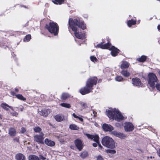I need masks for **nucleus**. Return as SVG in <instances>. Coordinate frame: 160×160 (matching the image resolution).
Segmentation results:
<instances>
[{"mask_svg":"<svg viewBox=\"0 0 160 160\" xmlns=\"http://www.w3.org/2000/svg\"><path fill=\"white\" fill-rule=\"evenodd\" d=\"M68 25V29H71L74 32V35L77 38L83 39L85 38L84 33L81 32H79L77 27H78L82 30L86 29V24L83 21L79 18L73 19L70 18L69 19Z\"/></svg>","mask_w":160,"mask_h":160,"instance_id":"obj_1","label":"nucleus"},{"mask_svg":"<svg viewBox=\"0 0 160 160\" xmlns=\"http://www.w3.org/2000/svg\"><path fill=\"white\" fill-rule=\"evenodd\" d=\"M98 80V78L95 76L89 78L87 80L85 86L79 90V92L82 95H85L92 92L94 86L97 84Z\"/></svg>","mask_w":160,"mask_h":160,"instance_id":"obj_2","label":"nucleus"},{"mask_svg":"<svg viewBox=\"0 0 160 160\" xmlns=\"http://www.w3.org/2000/svg\"><path fill=\"white\" fill-rule=\"evenodd\" d=\"M106 112L107 115L111 120L120 122L125 119L121 112L116 108L108 110Z\"/></svg>","mask_w":160,"mask_h":160,"instance_id":"obj_3","label":"nucleus"},{"mask_svg":"<svg viewBox=\"0 0 160 160\" xmlns=\"http://www.w3.org/2000/svg\"><path fill=\"white\" fill-rule=\"evenodd\" d=\"M45 28L52 34L54 35H57L59 32V27L56 22H50L48 24H46Z\"/></svg>","mask_w":160,"mask_h":160,"instance_id":"obj_4","label":"nucleus"},{"mask_svg":"<svg viewBox=\"0 0 160 160\" xmlns=\"http://www.w3.org/2000/svg\"><path fill=\"white\" fill-rule=\"evenodd\" d=\"M102 143L103 145L109 148L113 149L115 147L114 140L108 136H105L102 139Z\"/></svg>","mask_w":160,"mask_h":160,"instance_id":"obj_5","label":"nucleus"},{"mask_svg":"<svg viewBox=\"0 0 160 160\" xmlns=\"http://www.w3.org/2000/svg\"><path fill=\"white\" fill-rule=\"evenodd\" d=\"M147 78L148 83L151 88L154 89L155 88V83H158V81L156 74L153 72L149 73Z\"/></svg>","mask_w":160,"mask_h":160,"instance_id":"obj_6","label":"nucleus"},{"mask_svg":"<svg viewBox=\"0 0 160 160\" xmlns=\"http://www.w3.org/2000/svg\"><path fill=\"white\" fill-rule=\"evenodd\" d=\"M44 134L41 132L40 135H36L34 136V141L38 142L39 143L43 144Z\"/></svg>","mask_w":160,"mask_h":160,"instance_id":"obj_7","label":"nucleus"},{"mask_svg":"<svg viewBox=\"0 0 160 160\" xmlns=\"http://www.w3.org/2000/svg\"><path fill=\"white\" fill-rule=\"evenodd\" d=\"M132 82L133 85L138 87H142L143 83L141 82L140 79L138 78H134L132 79Z\"/></svg>","mask_w":160,"mask_h":160,"instance_id":"obj_8","label":"nucleus"},{"mask_svg":"<svg viewBox=\"0 0 160 160\" xmlns=\"http://www.w3.org/2000/svg\"><path fill=\"white\" fill-rule=\"evenodd\" d=\"M124 128L126 132H131L134 130V127L131 122H126L125 123Z\"/></svg>","mask_w":160,"mask_h":160,"instance_id":"obj_9","label":"nucleus"},{"mask_svg":"<svg viewBox=\"0 0 160 160\" xmlns=\"http://www.w3.org/2000/svg\"><path fill=\"white\" fill-rule=\"evenodd\" d=\"M75 145L78 150H82L84 146L83 141L79 139H77L74 141Z\"/></svg>","mask_w":160,"mask_h":160,"instance_id":"obj_10","label":"nucleus"},{"mask_svg":"<svg viewBox=\"0 0 160 160\" xmlns=\"http://www.w3.org/2000/svg\"><path fill=\"white\" fill-rule=\"evenodd\" d=\"M108 42L105 44H97L96 46V47L97 48H100L102 49H106L109 50L110 48L112 46L111 45V44L109 41V40H108Z\"/></svg>","mask_w":160,"mask_h":160,"instance_id":"obj_11","label":"nucleus"},{"mask_svg":"<svg viewBox=\"0 0 160 160\" xmlns=\"http://www.w3.org/2000/svg\"><path fill=\"white\" fill-rule=\"evenodd\" d=\"M86 136L89 139L93 140L96 142L98 143L99 141V137L97 134L91 135L87 133Z\"/></svg>","mask_w":160,"mask_h":160,"instance_id":"obj_12","label":"nucleus"},{"mask_svg":"<svg viewBox=\"0 0 160 160\" xmlns=\"http://www.w3.org/2000/svg\"><path fill=\"white\" fill-rule=\"evenodd\" d=\"M109 50L111 51V54L113 57L117 56L120 52V50L119 49L113 46H112Z\"/></svg>","mask_w":160,"mask_h":160,"instance_id":"obj_13","label":"nucleus"},{"mask_svg":"<svg viewBox=\"0 0 160 160\" xmlns=\"http://www.w3.org/2000/svg\"><path fill=\"white\" fill-rule=\"evenodd\" d=\"M103 130L106 131H111L113 130V128L111 125L106 124H104L102 125Z\"/></svg>","mask_w":160,"mask_h":160,"instance_id":"obj_14","label":"nucleus"},{"mask_svg":"<svg viewBox=\"0 0 160 160\" xmlns=\"http://www.w3.org/2000/svg\"><path fill=\"white\" fill-rule=\"evenodd\" d=\"M55 120L58 122H61L65 120L64 116L62 114H57L54 117Z\"/></svg>","mask_w":160,"mask_h":160,"instance_id":"obj_15","label":"nucleus"},{"mask_svg":"<svg viewBox=\"0 0 160 160\" xmlns=\"http://www.w3.org/2000/svg\"><path fill=\"white\" fill-rule=\"evenodd\" d=\"M44 142L47 145L50 147H53L55 144V143L53 141L48 138H46L44 140Z\"/></svg>","mask_w":160,"mask_h":160,"instance_id":"obj_16","label":"nucleus"},{"mask_svg":"<svg viewBox=\"0 0 160 160\" xmlns=\"http://www.w3.org/2000/svg\"><path fill=\"white\" fill-rule=\"evenodd\" d=\"M8 134L12 137L15 136L16 135V129L14 128H10L8 131Z\"/></svg>","mask_w":160,"mask_h":160,"instance_id":"obj_17","label":"nucleus"},{"mask_svg":"<svg viewBox=\"0 0 160 160\" xmlns=\"http://www.w3.org/2000/svg\"><path fill=\"white\" fill-rule=\"evenodd\" d=\"M130 65V64L129 62L126 61H123L121 64L120 68L122 69L128 68Z\"/></svg>","mask_w":160,"mask_h":160,"instance_id":"obj_18","label":"nucleus"},{"mask_svg":"<svg viewBox=\"0 0 160 160\" xmlns=\"http://www.w3.org/2000/svg\"><path fill=\"white\" fill-rule=\"evenodd\" d=\"M113 134L115 136L120 138L121 139H124L125 138L126 136L123 133L118 132L117 131H114L113 132Z\"/></svg>","mask_w":160,"mask_h":160,"instance_id":"obj_19","label":"nucleus"},{"mask_svg":"<svg viewBox=\"0 0 160 160\" xmlns=\"http://www.w3.org/2000/svg\"><path fill=\"white\" fill-rule=\"evenodd\" d=\"M127 24L129 27H131L132 25H135L137 23V20L132 19L127 22Z\"/></svg>","mask_w":160,"mask_h":160,"instance_id":"obj_20","label":"nucleus"},{"mask_svg":"<svg viewBox=\"0 0 160 160\" xmlns=\"http://www.w3.org/2000/svg\"><path fill=\"white\" fill-rule=\"evenodd\" d=\"M1 107L2 108L6 111H8L9 110L8 108L13 110L12 107L11 106L8 105L6 103H3L1 104Z\"/></svg>","mask_w":160,"mask_h":160,"instance_id":"obj_21","label":"nucleus"},{"mask_svg":"<svg viewBox=\"0 0 160 160\" xmlns=\"http://www.w3.org/2000/svg\"><path fill=\"white\" fill-rule=\"evenodd\" d=\"M16 158L17 160H25L24 156L21 153L17 154L16 156Z\"/></svg>","mask_w":160,"mask_h":160,"instance_id":"obj_22","label":"nucleus"},{"mask_svg":"<svg viewBox=\"0 0 160 160\" xmlns=\"http://www.w3.org/2000/svg\"><path fill=\"white\" fill-rule=\"evenodd\" d=\"M52 2L55 4L61 5L64 2V0H52Z\"/></svg>","mask_w":160,"mask_h":160,"instance_id":"obj_23","label":"nucleus"},{"mask_svg":"<svg viewBox=\"0 0 160 160\" xmlns=\"http://www.w3.org/2000/svg\"><path fill=\"white\" fill-rule=\"evenodd\" d=\"M121 73L122 75L125 77H128L130 75V73L126 70H122L121 72Z\"/></svg>","mask_w":160,"mask_h":160,"instance_id":"obj_24","label":"nucleus"},{"mask_svg":"<svg viewBox=\"0 0 160 160\" xmlns=\"http://www.w3.org/2000/svg\"><path fill=\"white\" fill-rule=\"evenodd\" d=\"M70 97V95L69 94L67 93H63L61 96V99L62 101L66 100L68 98Z\"/></svg>","mask_w":160,"mask_h":160,"instance_id":"obj_25","label":"nucleus"},{"mask_svg":"<svg viewBox=\"0 0 160 160\" xmlns=\"http://www.w3.org/2000/svg\"><path fill=\"white\" fill-rule=\"evenodd\" d=\"M147 58V57L145 55H142L141 57L137 59L139 62H143L145 61Z\"/></svg>","mask_w":160,"mask_h":160,"instance_id":"obj_26","label":"nucleus"},{"mask_svg":"<svg viewBox=\"0 0 160 160\" xmlns=\"http://www.w3.org/2000/svg\"><path fill=\"white\" fill-rule=\"evenodd\" d=\"M40 112V115L43 116L45 117H47L48 114V111L47 110H42Z\"/></svg>","mask_w":160,"mask_h":160,"instance_id":"obj_27","label":"nucleus"},{"mask_svg":"<svg viewBox=\"0 0 160 160\" xmlns=\"http://www.w3.org/2000/svg\"><path fill=\"white\" fill-rule=\"evenodd\" d=\"M16 97L19 99L23 101H25L26 100V98L24 97L22 94H18L15 95Z\"/></svg>","mask_w":160,"mask_h":160,"instance_id":"obj_28","label":"nucleus"},{"mask_svg":"<svg viewBox=\"0 0 160 160\" xmlns=\"http://www.w3.org/2000/svg\"><path fill=\"white\" fill-rule=\"evenodd\" d=\"M28 158L29 160H39V158L38 156L34 155H30Z\"/></svg>","mask_w":160,"mask_h":160,"instance_id":"obj_29","label":"nucleus"},{"mask_svg":"<svg viewBox=\"0 0 160 160\" xmlns=\"http://www.w3.org/2000/svg\"><path fill=\"white\" fill-rule=\"evenodd\" d=\"M69 128L73 130H78L79 129V127L75 124H71Z\"/></svg>","mask_w":160,"mask_h":160,"instance_id":"obj_30","label":"nucleus"},{"mask_svg":"<svg viewBox=\"0 0 160 160\" xmlns=\"http://www.w3.org/2000/svg\"><path fill=\"white\" fill-rule=\"evenodd\" d=\"M31 39V36L30 34L27 35L23 38V41L24 42H28Z\"/></svg>","mask_w":160,"mask_h":160,"instance_id":"obj_31","label":"nucleus"},{"mask_svg":"<svg viewBox=\"0 0 160 160\" xmlns=\"http://www.w3.org/2000/svg\"><path fill=\"white\" fill-rule=\"evenodd\" d=\"M33 130L36 133H41L42 129L39 126H37L33 128Z\"/></svg>","mask_w":160,"mask_h":160,"instance_id":"obj_32","label":"nucleus"},{"mask_svg":"<svg viewBox=\"0 0 160 160\" xmlns=\"http://www.w3.org/2000/svg\"><path fill=\"white\" fill-rule=\"evenodd\" d=\"M60 105L62 107L68 108H70L71 107V105L69 103H62L60 104Z\"/></svg>","mask_w":160,"mask_h":160,"instance_id":"obj_33","label":"nucleus"},{"mask_svg":"<svg viewBox=\"0 0 160 160\" xmlns=\"http://www.w3.org/2000/svg\"><path fill=\"white\" fill-rule=\"evenodd\" d=\"M115 80L117 81L121 82L123 81V78L121 76L117 75L115 77Z\"/></svg>","mask_w":160,"mask_h":160,"instance_id":"obj_34","label":"nucleus"},{"mask_svg":"<svg viewBox=\"0 0 160 160\" xmlns=\"http://www.w3.org/2000/svg\"><path fill=\"white\" fill-rule=\"evenodd\" d=\"M88 155V153L85 151H83L80 155L81 157L82 158H84L87 157Z\"/></svg>","mask_w":160,"mask_h":160,"instance_id":"obj_35","label":"nucleus"},{"mask_svg":"<svg viewBox=\"0 0 160 160\" xmlns=\"http://www.w3.org/2000/svg\"><path fill=\"white\" fill-rule=\"evenodd\" d=\"M90 58L91 60L94 62H96L98 61V59L94 56H91Z\"/></svg>","mask_w":160,"mask_h":160,"instance_id":"obj_36","label":"nucleus"},{"mask_svg":"<svg viewBox=\"0 0 160 160\" xmlns=\"http://www.w3.org/2000/svg\"><path fill=\"white\" fill-rule=\"evenodd\" d=\"M80 105L83 109L87 107V104L84 102L80 103Z\"/></svg>","mask_w":160,"mask_h":160,"instance_id":"obj_37","label":"nucleus"},{"mask_svg":"<svg viewBox=\"0 0 160 160\" xmlns=\"http://www.w3.org/2000/svg\"><path fill=\"white\" fill-rule=\"evenodd\" d=\"M156 88L160 92V83H158L155 85V88Z\"/></svg>","mask_w":160,"mask_h":160,"instance_id":"obj_38","label":"nucleus"},{"mask_svg":"<svg viewBox=\"0 0 160 160\" xmlns=\"http://www.w3.org/2000/svg\"><path fill=\"white\" fill-rule=\"evenodd\" d=\"M11 114L12 116H15L16 117H17L18 115V113L15 111L12 112H11Z\"/></svg>","mask_w":160,"mask_h":160,"instance_id":"obj_39","label":"nucleus"},{"mask_svg":"<svg viewBox=\"0 0 160 160\" xmlns=\"http://www.w3.org/2000/svg\"><path fill=\"white\" fill-rule=\"evenodd\" d=\"M19 137H16L14 138L13 139V140L14 142H19Z\"/></svg>","mask_w":160,"mask_h":160,"instance_id":"obj_40","label":"nucleus"},{"mask_svg":"<svg viewBox=\"0 0 160 160\" xmlns=\"http://www.w3.org/2000/svg\"><path fill=\"white\" fill-rule=\"evenodd\" d=\"M97 160H104L101 155H99L97 157Z\"/></svg>","mask_w":160,"mask_h":160,"instance_id":"obj_41","label":"nucleus"},{"mask_svg":"<svg viewBox=\"0 0 160 160\" xmlns=\"http://www.w3.org/2000/svg\"><path fill=\"white\" fill-rule=\"evenodd\" d=\"M26 130L25 128L22 127L21 130V132L22 133H24L26 132Z\"/></svg>","mask_w":160,"mask_h":160,"instance_id":"obj_42","label":"nucleus"},{"mask_svg":"<svg viewBox=\"0 0 160 160\" xmlns=\"http://www.w3.org/2000/svg\"><path fill=\"white\" fill-rule=\"evenodd\" d=\"M106 151L108 153L114 154L116 153V151Z\"/></svg>","mask_w":160,"mask_h":160,"instance_id":"obj_43","label":"nucleus"},{"mask_svg":"<svg viewBox=\"0 0 160 160\" xmlns=\"http://www.w3.org/2000/svg\"><path fill=\"white\" fill-rule=\"evenodd\" d=\"M40 158L41 159H42V160H45L46 158L44 157H43L42 155H39Z\"/></svg>","mask_w":160,"mask_h":160,"instance_id":"obj_44","label":"nucleus"},{"mask_svg":"<svg viewBox=\"0 0 160 160\" xmlns=\"http://www.w3.org/2000/svg\"><path fill=\"white\" fill-rule=\"evenodd\" d=\"M10 93L11 95H12L13 96H15V95H16L15 94V92L14 91H11V92H10Z\"/></svg>","mask_w":160,"mask_h":160,"instance_id":"obj_45","label":"nucleus"},{"mask_svg":"<svg viewBox=\"0 0 160 160\" xmlns=\"http://www.w3.org/2000/svg\"><path fill=\"white\" fill-rule=\"evenodd\" d=\"M99 143V142L98 143H97V142H96V143H93L92 144V145L94 147H96L97 146H98V144Z\"/></svg>","mask_w":160,"mask_h":160,"instance_id":"obj_46","label":"nucleus"},{"mask_svg":"<svg viewBox=\"0 0 160 160\" xmlns=\"http://www.w3.org/2000/svg\"><path fill=\"white\" fill-rule=\"evenodd\" d=\"M77 118L79 120H80L81 122H83V119L82 118H81L79 116H78Z\"/></svg>","mask_w":160,"mask_h":160,"instance_id":"obj_47","label":"nucleus"},{"mask_svg":"<svg viewBox=\"0 0 160 160\" xmlns=\"http://www.w3.org/2000/svg\"><path fill=\"white\" fill-rule=\"evenodd\" d=\"M105 42V40L103 39H102V42H101V43H99V44H103Z\"/></svg>","mask_w":160,"mask_h":160,"instance_id":"obj_48","label":"nucleus"},{"mask_svg":"<svg viewBox=\"0 0 160 160\" xmlns=\"http://www.w3.org/2000/svg\"><path fill=\"white\" fill-rule=\"evenodd\" d=\"M72 116L75 118H77L78 117V116L76 115L74 113H73Z\"/></svg>","mask_w":160,"mask_h":160,"instance_id":"obj_49","label":"nucleus"},{"mask_svg":"<svg viewBox=\"0 0 160 160\" xmlns=\"http://www.w3.org/2000/svg\"><path fill=\"white\" fill-rule=\"evenodd\" d=\"M157 28L158 30L160 32V25H159L158 26Z\"/></svg>","mask_w":160,"mask_h":160,"instance_id":"obj_50","label":"nucleus"},{"mask_svg":"<svg viewBox=\"0 0 160 160\" xmlns=\"http://www.w3.org/2000/svg\"><path fill=\"white\" fill-rule=\"evenodd\" d=\"M98 144V145L99 147H100V148H102V146H101V145L99 141V143Z\"/></svg>","mask_w":160,"mask_h":160,"instance_id":"obj_51","label":"nucleus"},{"mask_svg":"<svg viewBox=\"0 0 160 160\" xmlns=\"http://www.w3.org/2000/svg\"><path fill=\"white\" fill-rule=\"evenodd\" d=\"M15 92H18L19 91V90H18V89L17 88H15Z\"/></svg>","mask_w":160,"mask_h":160,"instance_id":"obj_52","label":"nucleus"},{"mask_svg":"<svg viewBox=\"0 0 160 160\" xmlns=\"http://www.w3.org/2000/svg\"><path fill=\"white\" fill-rule=\"evenodd\" d=\"M24 109V108L22 107V108H20V110L21 111H22Z\"/></svg>","mask_w":160,"mask_h":160,"instance_id":"obj_53","label":"nucleus"},{"mask_svg":"<svg viewBox=\"0 0 160 160\" xmlns=\"http://www.w3.org/2000/svg\"><path fill=\"white\" fill-rule=\"evenodd\" d=\"M158 156L160 157V151H159V152H158Z\"/></svg>","mask_w":160,"mask_h":160,"instance_id":"obj_54","label":"nucleus"},{"mask_svg":"<svg viewBox=\"0 0 160 160\" xmlns=\"http://www.w3.org/2000/svg\"><path fill=\"white\" fill-rule=\"evenodd\" d=\"M2 115L0 114V119H2Z\"/></svg>","mask_w":160,"mask_h":160,"instance_id":"obj_55","label":"nucleus"},{"mask_svg":"<svg viewBox=\"0 0 160 160\" xmlns=\"http://www.w3.org/2000/svg\"><path fill=\"white\" fill-rule=\"evenodd\" d=\"M119 124V123H116V126H117V125L118 124Z\"/></svg>","mask_w":160,"mask_h":160,"instance_id":"obj_56","label":"nucleus"},{"mask_svg":"<svg viewBox=\"0 0 160 160\" xmlns=\"http://www.w3.org/2000/svg\"><path fill=\"white\" fill-rule=\"evenodd\" d=\"M23 7L25 8H26V7L25 6H23Z\"/></svg>","mask_w":160,"mask_h":160,"instance_id":"obj_57","label":"nucleus"},{"mask_svg":"<svg viewBox=\"0 0 160 160\" xmlns=\"http://www.w3.org/2000/svg\"><path fill=\"white\" fill-rule=\"evenodd\" d=\"M107 150H111L110 149H108Z\"/></svg>","mask_w":160,"mask_h":160,"instance_id":"obj_58","label":"nucleus"},{"mask_svg":"<svg viewBox=\"0 0 160 160\" xmlns=\"http://www.w3.org/2000/svg\"><path fill=\"white\" fill-rule=\"evenodd\" d=\"M159 150H160V149H159Z\"/></svg>","mask_w":160,"mask_h":160,"instance_id":"obj_59","label":"nucleus"},{"mask_svg":"<svg viewBox=\"0 0 160 160\" xmlns=\"http://www.w3.org/2000/svg\"><path fill=\"white\" fill-rule=\"evenodd\" d=\"M47 160H48V159H47Z\"/></svg>","mask_w":160,"mask_h":160,"instance_id":"obj_60","label":"nucleus"}]
</instances>
